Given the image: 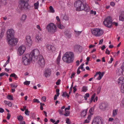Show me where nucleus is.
<instances>
[{
    "instance_id": "nucleus-22",
    "label": "nucleus",
    "mask_w": 124,
    "mask_h": 124,
    "mask_svg": "<svg viewBox=\"0 0 124 124\" xmlns=\"http://www.w3.org/2000/svg\"><path fill=\"white\" fill-rule=\"evenodd\" d=\"M83 7L84 8L83 10H84L85 11H89L90 8L87 4H85L84 5Z\"/></svg>"
},
{
    "instance_id": "nucleus-6",
    "label": "nucleus",
    "mask_w": 124,
    "mask_h": 124,
    "mask_svg": "<svg viewBox=\"0 0 124 124\" xmlns=\"http://www.w3.org/2000/svg\"><path fill=\"white\" fill-rule=\"evenodd\" d=\"M84 4L80 0H78L75 2L74 3V6L77 8V10L80 11L83 10L84 9Z\"/></svg>"
},
{
    "instance_id": "nucleus-5",
    "label": "nucleus",
    "mask_w": 124,
    "mask_h": 124,
    "mask_svg": "<svg viewBox=\"0 0 124 124\" xmlns=\"http://www.w3.org/2000/svg\"><path fill=\"white\" fill-rule=\"evenodd\" d=\"M39 51L37 49H35L32 51L29 55L32 58V60L35 62L36 61L37 58L39 55Z\"/></svg>"
},
{
    "instance_id": "nucleus-4",
    "label": "nucleus",
    "mask_w": 124,
    "mask_h": 124,
    "mask_svg": "<svg viewBox=\"0 0 124 124\" xmlns=\"http://www.w3.org/2000/svg\"><path fill=\"white\" fill-rule=\"evenodd\" d=\"M92 34L96 37H99L101 36L103 33L102 30L99 28L92 29L91 31Z\"/></svg>"
},
{
    "instance_id": "nucleus-64",
    "label": "nucleus",
    "mask_w": 124,
    "mask_h": 124,
    "mask_svg": "<svg viewBox=\"0 0 124 124\" xmlns=\"http://www.w3.org/2000/svg\"><path fill=\"white\" fill-rule=\"evenodd\" d=\"M42 99L44 101H45L46 100V97L45 96L43 97L42 98Z\"/></svg>"
},
{
    "instance_id": "nucleus-18",
    "label": "nucleus",
    "mask_w": 124,
    "mask_h": 124,
    "mask_svg": "<svg viewBox=\"0 0 124 124\" xmlns=\"http://www.w3.org/2000/svg\"><path fill=\"white\" fill-rule=\"evenodd\" d=\"M51 74V71L49 69H46L45 72V73L44 74V75L46 77H49Z\"/></svg>"
},
{
    "instance_id": "nucleus-7",
    "label": "nucleus",
    "mask_w": 124,
    "mask_h": 124,
    "mask_svg": "<svg viewBox=\"0 0 124 124\" xmlns=\"http://www.w3.org/2000/svg\"><path fill=\"white\" fill-rule=\"evenodd\" d=\"M41 67H43L45 65V60L43 56L39 55L37 58V61Z\"/></svg>"
},
{
    "instance_id": "nucleus-59",
    "label": "nucleus",
    "mask_w": 124,
    "mask_h": 124,
    "mask_svg": "<svg viewBox=\"0 0 124 124\" xmlns=\"http://www.w3.org/2000/svg\"><path fill=\"white\" fill-rule=\"evenodd\" d=\"M37 29H38L40 31H41V29L40 28V26L39 25H38L37 26Z\"/></svg>"
},
{
    "instance_id": "nucleus-43",
    "label": "nucleus",
    "mask_w": 124,
    "mask_h": 124,
    "mask_svg": "<svg viewBox=\"0 0 124 124\" xmlns=\"http://www.w3.org/2000/svg\"><path fill=\"white\" fill-rule=\"evenodd\" d=\"M10 85L12 88H16L17 86V84L15 85L13 83L11 84Z\"/></svg>"
},
{
    "instance_id": "nucleus-44",
    "label": "nucleus",
    "mask_w": 124,
    "mask_h": 124,
    "mask_svg": "<svg viewBox=\"0 0 124 124\" xmlns=\"http://www.w3.org/2000/svg\"><path fill=\"white\" fill-rule=\"evenodd\" d=\"M101 88L100 86L99 87L97 88V93L98 94L100 93V92L101 90Z\"/></svg>"
},
{
    "instance_id": "nucleus-30",
    "label": "nucleus",
    "mask_w": 124,
    "mask_h": 124,
    "mask_svg": "<svg viewBox=\"0 0 124 124\" xmlns=\"http://www.w3.org/2000/svg\"><path fill=\"white\" fill-rule=\"evenodd\" d=\"M34 6L35 9H37L39 6V2L37 1L36 3H35L34 4Z\"/></svg>"
},
{
    "instance_id": "nucleus-49",
    "label": "nucleus",
    "mask_w": 124,
    "mask_h": 124,
    "mask_svg": "<svg viewBox=\"0 0 124 124\" xmlns=\"http://www.w3.org/2000/svg\"><path fill=\"white\" fill-rule=\"evenodd\" d=\"M11 116V115L9 113H8L7 114V118L9 120L10 118V117Z\"/></svg>"
},
{
    "instance_id": "nucleus-9",
    "label": "nucleus",
    "mask_w": 124,
    "mask_h": 124,
    "mask_svg": "<svg viewBox=\"0 0 124 124\" xmlns=\"http://www.w3.org/2000/svg\"><path fill=\"white\" fill-rule=\"evenodd\" d=\"M27 2L21 1V2L19 5V7L21 9L26 10L29 9L30 6Z\"/></svg>"
},
{
    "instance_id": "nucleus-62",
    "label": "nucleus",
    "mask_w": 124,
    "mask_h": 124,
    "mask_svg": "<svg viewBox=\"0 0 124 124\" xmlns=\"http://www.w3.org/2000/svg\"><path fill=\"white\" fill-rule=\"evenodd\" d=\"M75 31L77 34H80L82 32V31Z\"/></svg>"
},
{
    "instance_id": "nucleus-50",
    "label": "nucleus",
    "mask_w": 124,
    "mask_h": 124,
    "mask_svg": "<svg viewBox=\"0 0 124 124\" xmlns=\"http://www.w3.org/2000/svg\"><path fill=\"white\" fill-rule=\"evenodd\" d=\"M105 53L106 54H110V51L108 50V48H107L106 49Z\"/></svg>"
},
{
    "instance_id": "nucleus-19",
    "label": "nucleus",
    "mask_w": 124,
    "mask_h": 124,
    "mask_svg": "<svg viewBox=\"0 0 124 124\" xmlns=\"http://www.w3.org/2000/svg\"><path fill=\"white\" fill-rule=\"evenodd\" d=\"M107 107V104L106 103H103L101 104L100 106V108L102 110H105Z\"/></svg>"
},
{
    "instance_id": "nucleus-27",
    "label": "nucleus",
    "mask_w": 124,
    "mask_h": 124,
    "mask_svg": "<svg viewBox=\"0 0 124 124\" xmlns=\"http://www.w3.org/2000/svg\"><path fill=\"white\" fill-rule=\"evenodd\" d=\"M91 116L90 115H89L87 117V119L85 120L84 123H88L89 122L90 120L91 119Z\"/></svg>"
},
{
    "instance_id": "nucleus-25",
    "label": "nucleus",
    "mask_w": 124,
    "mask_h": 124,
    "mask_svg": "<svg viewBox=\"0 0 124 124\" xmlns=\"http://www.w3.org/2000/svg\"><path fill=\"white\" fill-rule=\"evenodd\" d=\"M36 38L38 42L39 41H42V38L41 35H36Z\"/></svg>"
},
{
    "instance_id": "nucleus-31",
    "label": "nucleus",
    "mask_w": 124,
    "mask_h": 124,
    "mask_svg": "<svg viewBox=\"0 0 124 124\" xmlns=\"http://www.w3.org/2000/svg\"><path fill=\"white\" fill-rule=\"evenodd\" d=\"M27 17V16L25 15H22L21 18V20L23 21L24 22L26 19Z\"/></svg>"
},
{
    "instance_id": "nucleus-10",
    "label": "nucleus",
    "mask_w": 124,
    "mask_h": 124,
    "mask_svg": "<svg viewBox=\"0 0 124 124\" xmlns=\"http://www.w3.org/2000/svg\"><path fill=\"white\" fill-rule=\"evenodd\" d=\"M103 23L106 26L110 28L112 25V20L111 17L110 16L108 17L105 19Z\"/></svg>"
},
{
    "instance_id": "nucleus-38",
    "label": "nucleus",
    "mask_w": 124,
    "mask_h": 124,
    "mask_svg": "<svg viewBox=\"0 0 124 124\" xmlns=\"http://www.w3.org/2000/svg\"><path fill=\"white\" fill-rule=\"evenodd\" d=\"M49 8L50 11V12L52 13H54V10L52 6H50L49 7Z\"/></svg>"
},
{
    "instance_id": "nucleus-33",
    "label": "nucleus",
    "mask_w": 124,
    "mask_h": 124,
    "mask_svg": "<svg viewBox=\"0 0 124 124\" xmlns=\"http://www.w3.org/2000/svg\"><path fill=\"white\" fill-rule=\"evenodd\" d=\"M0 5H5L6 3V0H0Z\"/></svg>"
},
{
    "instance_id": "nucleus-34",
    "label": "nucleus",
    "mask_w": 124,
    "mask_h": 124,
    "mask_svg": "<svg viewBox=\"0 0 124 124\" xmlns=\"http://www.w3.org/2000/svg\"><path fill=\"white\" fill-rule=\"evenodd\" d=\"M95 95L96 94L95 93H94L93 94V95L91 98L90 100V103L92 102L93 101V100H94V98L95 96Z\"/></svg>"
},
{
    "instance_id": "nucleus-54",
    "label": "nucleus",
    "mask_w": 124,
    "mask_h": 124,
    "mask_svg": "<svg viewBox=\"0 0 124 124\" xmlns=\"http://www.w3.org/2000/svg\"><path fill=\"white\" fill-rule=\"evenodd\" d=\"M90 13L92 14H93L94 15H95L96 14V12L95 11H93V10H91L90 11Z\"/></svg>"
},
{
    "instance_id": "nucleus-11",
    "label": "nucleus",
    "mask_w": 124,
    "mask_h": 124,
    "mask_svg": "<svg viewBox=\"0 0 124 124\" xmlns=\"http://www.w3.org/2000/svg\"><path fill=\"white\" fill-rule=\"evenodd\" d=\"M15 31L13 29H8L7 32V39H9L11 38L14 37Z\"/></svg>"
},
{
    "instance_id": "nucleus-48",
    "label": "nucleus",
    "mask_w": 124,
    "mask_h": 124,
    "mask_svg": "<svg viewBox=\"0 0 124 124\" xmlns=\"http://www.w3.org/2000/svg\"><path fill=\"white\" fill-rule=\"evenodd\" d=\"M33 102H37L38 103L39 102V101L38 99H34L33 100Z\"/></svg>"
},
{
    "instance_id": "nucleus-2",
    "label": "nucleus",
    "mask_w": 124,
    "mask_h": 124,
    "mask_svg": "<svg viewBox=\"0 0 124 124\" xmlns=\"http://www.w3.org/2000/svg\"><path fill=\"white\" fill-rule=\"evenodd\" d=\"M47 31L49 33L53 34L57 31V28L56 25L53 23H50L47 26Z\"/></svg>"
},
{
    "instance_id": "nucleus-37",
    "label": "nucleus",
    "mask_w": 124,
    "mask_h": 124,
    "mask_svg": "<svg viewBox=\"0 0 124 124\" xmlns=\"http://www.w3.org/2000/svg\"><path fill=\"white\" fill-rule=\"evenodd\" d=\"M117 110H114L113 111V116H115L117 114Z\"/></svg>"
},
{
    "instance_id": "nucleus-53",
    "label": "nucleus",
    "mask_w": 124,
    "mask_h": 124,
    "mask_svg": "<svg viewBox=\"0 0 124 124\" xmlns=\"http://www.w3.org/2000/svg\"><path fill=\"white\" fill-rule=\"evenodd\" d=\"M16 75L15 73H13L11 74L10 75V77H13L14 78Z\"/></svg>"
},
{
    "instance_id": "nucleus-52",
    "label": "nucleus",
    "mask_w": 124,
    "mask_h": 124,
    "mask_svg": "<svg viewBox=\"0 0 124 124\" xmlns=\"http://www.w3.org/2000/svg\"><path fill=\"white\" fill-rule=\"evenodd\" d=\"M76 85H75V86H74L73 88V92L75 93V92L77 90V88H76Z\"/></svg>"
},
{
    "instance_id": "nucleus-60",
    "label": "nucleus",
    "mask_w": 124,
    "mask_h": 124,
    "mask_svg": "<svg viewBox=\"0 0 124 124\" xmlns=\"http://www.w3.org/2000/svg\"><path fill=\"white\" fill-rule=\"evenodd\" d=\"M84 64L83 63L79 67L82 70L83 69L84 67H83V66L84 65Z\"/></svg>"
},
{
    "instance_id": "nucleus-15",
    "label": "nucleus",
    "mask_w": 124,
    "mask_h": 124,
    "mask_svg": "<svg viewBox=\"0 0 124 124\" xmlns=\"http://www.w3.org/2000/svg\"><path fill=\"white\" fill-rule=\"evenodd\" d=\"M104 73V72H101L100 71L97 72H96L94 76V77L95 78L98 75H99V76L96 79L98 80H100L101 78L103 76Z\"/></svg>"
},
{
    "instance_id": "nucleus-20",
    "label": "nucleus",
    "mask_w": 124,
    "mask_h": 124,
    "mask_svg": "<svg viewBox=\"0 0 124 124\" xmlns=\"http://www.w3.org/2000/svg\"><path fill=\"white\" fill-rule=\"evenodd\" d=\"M118 83L119 84L122 85L124 83V78L122 77H121L118 79Z\"/></svg>"
},
{
    "instance_id": "nucleus-61",
    "label": "nucleus",
    "mask_w": 124,
    "mask_h": 124,
    "mask_svg": "<svg viewBox=\"0 0 124 124\" xmlns=\"http://www.w3.org/2000/svg\"><path fill=\"white\" fill-rule=\"evenodd\" d=\"M115 3L113 2H111L110 3V5L112 6H115Z\"/></svg>"
},
{
    "instance_id": "nucleus-23",
    "label": "nucleus",
    "mask_w": 124,
    "mask_h": 124,
    "mask_svg": "<svg viewBox=\"0 0 124 124\" xmlns=\"http://www.w3.org/2000/svg\"><path fill=\"white\" fill-rule=\"evenodd\" d=\"M4 102L5 104L7 105L9 107H11L12 106V103L11 102L5 100Z\"/></svg>"
},
{
    "instance_id": "nucleus-29",
    "label": "nucleus",
    "mask_w": 124,
    "mask_h": 124,
    "mask_svg": "<svg viewBox=\"0 0 124 124\" xmlns=\"http://www.w3.org/2000/svg\"><path fill=\"white\" fill-rule=\"evenodd\" d=\"M61 59V55L59 54L58 56L57 59H56V62L57 64L59 65L60 64V60Z\"/></svg>"
},
{
    "instance_id": "nucleus-12",
    "label": "nucleus",
    "mask_w": 124,
    "mask_h": 124,
    "mask_svg": "<svg viewBox=\"0 0 124 124\" xmlns=\"http://www.w3.org/2000/svg\"><path fill=\"white\" fill-rule=\"evenodd\" d=\"M92 124H102V118L96 117L93 119Z\"/></svg>"
},
{
    "instance_id": "nucleus-36",
    "label": "nucleus",
    "mask_w": 124,
    "mask_h": 124,
    "mask_svg": "<svg viewBox=\"0 0 124 124\" xmlns=\"http://www.w3.org/2000/svg\"><path fill=\"white\" fill-rule=\"evenodd\" d=\"M82 47L80 45H76L74 46V48L76 49H78L79 50V48H82Z\"/></svg>"
},
{
    "instance_id": "nucleus-21",
    "label": "nucleus",
    "mask_w": 124,
    "mask_h": 124,
    "mask_svg": "<svg viewBox=\"0 0 124 124\" xmlns=\"http://www.w3.org/2000/svg\"><path fill=\"white\" fill-rule=\"evenodd\" d=\"M57 25L58 27L60 29H64V26L62 25L60 22H57Z\"/></svg>"
},
{
    "instance_id": "nucleus-35",
    "label": "nucleus",
    "mask_w": 124,
    "mask_h": 124,
    "mask_svg": "<svg viewBox=\"0 0 124 124\" xmlns=\"http://www.w3.org/2000/svg\"><path fill=\"white\" fill-rule=\"evenodd\" d=\"M87 90V87L86 86H83L82 88V91L83 92H86Z\"/></svg>"
},
{
    "instance_id": "nucleus-16",
    "label": "nucleus",
    "mask_w": 124,
    "mask_h": 124,
    "mask_svg": "<svg viewBox=\"0 0 124 124\" xmlns=\"http://www.w3.org/2000/svg\"><path fill=\"white\" fill-rule=\"evenodd\" d=\"M26 38L27 43V45L29 46H30L32 42L31 37L29 35H28L26 37Z\"/></svg>"
},
{
    "instance_id": "nucleus-42",
    "label": "nucleus",
    "mask_w": 124,
    "mask_h": 124,
    "mask_svg": "<svg viewBox=\"0 0 124 124\" xmlns=\"http://www.w3.org/2000/svg\"><path fill=\"white\" fill-rule=\"evenodd\" d=\"M70 112L69 111H66L64 115L66 116H67L70 115Z\"/></svg>"
},
{
    "instance_id": "nucleus-24",
    "label": "nucleus",
    "mask_w": 124,
    "mask_h": 124,
    "mask_svg": "<svg viewBox=\"0 0 124 124\" xmlns=\"http://www.w3.org/2000/svg\"><path fill=\"white\" fill-rule=\"evenodd\" d=\"M124 72L123 70L121 68V69L118 70V71L117 72V74L119 75H123V73Z\"/></svg>"
},
{
    "instance_id": "nucleus-8",
    "label": "nucleus",
    "mask_w": 124,
    "mask_h": 124,
    "mask_svg": "<svg viewBox=\"0 0 124 124\" xmlns=\"http://www.w3.org/2000/svg\"><path fill=\"white\" fill-rule=\"evenodd\" d=\"M8 41V44L11 46H15L16 45L18 42V39L14 37H12L10 38L7 39Z\"/></svg>"
},
{
    "instance_id": "nucleus-46",
    "label": "nucleus",
    "mask_w": 124,
    "mask_h": 124,
    "mask_svg": "<svg viewBox=\"0 0 124 124\" xmlns=\"http://www.w3.org/2000/svg\"><path fill=\"white\" fill-rule=\"evenodd\" d=\"M30 81H26L25 82H24L23 83L24 85H29L30 83Z\"/></svg>"
},
{
    "instance_id": "nucleus-1",
    "label": "nucleus",
    "mask_w": 124,
    "mask_h": 124,
    "mask_svg": "<svg viewBox=\"0 0 124 124\" xmlns=\"http://www.w3.org/2000/svg\"><path fill=\"white\" fill-rule=\"evenodd\" d=\"M74 57V54L72 52H67L64 54L62 59L64 62L69 63L73 62Z\"/></svg>"
},
{
    "instance_id": "nucleus-57",
    "label": "nucleus",
    "mask_w": 124,
    "mask_h": 124,
    "mask_svg": "<svg viewBox=\"0 0 124 124\" xmlns=\"http://www.w3.org/2000/svg\"><path fill=\"white\" fill-rule=\"evenodd\" d=\"M94 108H91L89 110V112L90 113H91L93 112L94 110Z\"/></svg>"
},
{
    "instance_id": "nucleus-14",
    "label": "nucleus",
    "mask_w": 124,
    "mask_h": 124,
    "mask_svg": "<svg viewBox=\"0 0 124 124\" xmlns=\"http://www.w3.org/2000/svg\"><path fill=\"white\" fill-rule=\"evenodd\" d=\"M26 49L25 47L23 46H20L18 48V51L20 55H22Z\"/></svg>"
},
{
    "instance_id": "nucleus-45",
    "label": "nucleus",
    "mask_w": 124,
    "mask_h": 124,
    "mask_svg": "<svg viewBox=\"0 0 124 124\" xmlns=\"http://www.w3.org/2000/svg\"><path fill=\"white\" fill-rule=\"evenodd\" d=\"M30 111L28 110V109H27L25 112V114L27 116L29 115Z\"/></svg>"
},
{
    "instance_id": "nucleus-41",
    "label": "nucleus",
    "mask_w": 124,
    "mask_h": 124,
    "mask_svg": "<svg viewBox=\"0 0 124 124\" xmlns=\"http://www.w3.org/2000/svg\"><path fill=\"white\" fill-rule=\"evenodd\" d=\"M121 91L122 93H124V85H121Z\"/></svg>"
},
{
    "instance_id": "nucleus-40",
    "label": "nucleus",
    "mask_w": 124,
    "mask_h": 124,
    "mask_svg": "<svg viewBox=\"0 0 124 124\" xmlns=\"http://www.w3.org/2000/svg\"><path fill=\"white\" fill-rule=\"evenodd\" d=\"M7 98L10 100H13V96L10 95H8L7 96Z\"/></svg>"
},
{
    "instance_id": "nucleus-28",
    "label": "nucleus",
    "mask_w": 124,
    "mask_h": 124,
    "mask_svg": "<svg viewBox=\"0 0 124 124\" xmlns=\"http://www.w3.org/2000/svg\"><path fill=\"white\" fill-rule=\"evenodd\" d=\"M64 34L69 38H70L71 37V34L69 31H65L64 32Z\"/></svg>"
},
{
    "instance_id": "nucleus-55",
    "label": "nucleus",
    "mask_w": 124,
    "mask_h": 124,
    "mask_svg": "<svg viewBox=\"0 0 124 124\" xmlns=\"http://www.w3.org/2000/svg\"><path fill=\"white\" fill-rule=\"evenodd\" d=\"M80 69V67H79L77 70V73L78 74H79L80 73V71L79 70Z\"/></svg>"
},
{
    "instance_id": "nucleus-17",
    "label": "nucleus",
    "mask_w": 124,
    "mask_h": 124,
    "mask_svg": "<svg viewBox=\"0 0 124 124\" xmlns=\"http://www.w3.org/2000/svg\"><path fill=\"white\" fill-rule=\"evenodd\" d=\"M119 20L122 21H124V11H121L120 13L119 16Z\"/></svg>"
},
{
    "instance_id": "nucleus-58",
    "label": "nucleus",
    "mask_w": 124,
    "mask_h": 124,
    "mask_svg": "<svg viewBox=\"0 0 124 124\" xmlns=\"http://www.w3.org/2000/svg\"><path fill=\"white\" fill-rule=\"evenodd\" d=\"M75 75V73L74 72H73L70 77V78H73L74 77Z\"/></svg>"
},
{
    "instance_id": "nucleus-51",
    "label": "nucleus",
    "mask_w": 124,
    "mask_h": 124,
    "mask_svg": "<svg viewBox=\"0 0 124 124\" xmlns=\"http://www.w3.org/2000/svg\"><path fill=\"white\" fill-rule=\"evenodd\" d=\"M63 19L66 20H69V18L66 16H65L63 17Z\"/></svg>"
},
{
    "instance_id": "nucleus-39",
    "label": "nucleus",
    "mask_w": 124,
    "mask_h": 124,
    "mask_svg": "<svg viewBox=\"0 0 124 124\" xmlns=\"http://www.w3.org/2000/svg\"><path fill=\"white\" fill-rule=\"evenodd\" d=\"M17 118L19 121H21L23 120V117L22 116L20 115L17 116Z\"/></svg>"
},
{
    "instance_id": "nucleus-32",
    "label": "nucleus",
    "mask_w": 124,
    "mask_h": 124,
    "mask_svg": "<svg viewBox=\"0 0 124 124\" xmlns=\"http://www.w3.org/2000/svg\"><path fill=\"white\" fill-rule=\"evenodd\" d=\"M62 96L65 97L67 96L68 98L70 96L69 95H68L66 92H65L63 93Z\"/></svg>"
},
{
    "instance_id": "nucleus-3",
    "label": "nucleus",
    "mask_w": 124,
    "mask_h": 124,
    "mask_svg": "<svg viewBox=\"0 0 124 124\" xmlns=\"http://www.w3.org/2000/svg\"><path fill=\"white\" fill-rule=\"evenodd\" d=\"M32 60V58L29 54H27L23 57V63L25 65L30 64Z\"/></svg>"
},
{
    "instance_id": "nucleus-47",
    "label": "nucleus",
    "mask_w": 124,
    "mask_h": 124,
    "mask_svg": "<svg viewBox=\"0 0 124 124\" xmlns=\"http://www.w3.org/2000/svg\"><path fill=\"white\" fill-rule=\"evenodd\" d=\"M56 96H58L59 95V94H60V93H59V89H57L56 90Z\"/></svg>"
},
{
    "instance_id": "nucleus-56",
    "label": "nucleus",
    "mask_w": 124,
    "mask_h": 124,
    "mask_svg": "<svg viewBox=\"0 0 124 124\" xmlns=\"http://www.w3.org/2000/svg\"><path fill=\"white\" fill-rule=\"evenodd\" d=\"M61 80L60 79H59L56 82V84L57 85H59L60 84Z\"/></svg>"
},
{
    "instance_id": "nucleus-13",
    "label": "nucleus",
    "mask_w": 124,
    "mask_h": 124,
    "mask_svg": "<svg viewBox=\"0 0 124 124\" xmlns=\"http://www.w3.org/2000/svg\"><path fill=\"white\" fill-rule=\"evenodd\" d=\"M46 47L49 52H55L56 48L54 46L48 44L47 45Z\"/></svg>"
},
{
    "instance_id": "nucleus-63",
    "label": "nucleus",
    "mask_w": 124,
    "mask_h": 124,
    "mask_svg": "<svg viewBox=\"0 0 124 124\" xmlns=\"http://www.w3.org/2000/svg\"><path fill=\"white\" fill-rule=\"evenodd\" d=\"M85 96L86 97H89V94L88 93H86L85 95Z\"/></svg>"
},
{
    "instance_id": "nucleus-26",
    "label": "nucleus",
    "mask_w": 124,
    "mask_h": 124,
    "mask_svg": "<svg viewBox=\"0 0 124 124\" xmlns=\"http://www.w3.org/2000/svg\"><path fill=\"white\" fill-rule=\"evenodd\" d=\"M87 111V109L84 110L81 112V116H82L84 117L86 116V114Z\"/></svg>"
}]
</instances>
